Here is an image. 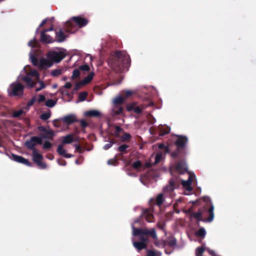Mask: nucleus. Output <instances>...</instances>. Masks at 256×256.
<instances>
[{
    "label": "nucleus",
    "mask_w": 256,
    "mask_h": 256,
    "mask_svg": "<svg viewBox=\"0 0 256 256\" xmlns=\"http://www.w3.org/2000/svg\"><path fill=\"white\" fill-rule=\"evenodd\" d=\"M130 137V134L128 133H125L124 136L122 137V138L123 140H126L128 138H129Z\"/></svg>",
    "instance_id": "69168bd1"
},
{
    "label": "nucleus",
    "mask_w": 256,
    "mask_h": 256,
    "mask_svg": "<svg viewBox=\"0 0 256 256\" xmlns=\"http://www.w3.org/2000/svg\"><path fill=\"white\" fill-rule=\"evenodd\" d=\"M162 152H158L154 157L155 161L154 162V164H156L159 162L162 158Z\"/></svg>",
    "instance_id": "79ce46f5"
},
{
    "label": "nucleus",
    "mask_w": 256,
    "mask_h": 256,
    "mask_svg": "<svg viewBox=\"0 0 256 256\" xmlns=\"http://www.w3.org/2000/svg\"><path fill=\"white\" fill-rule=\"evenodd\" d=\"M206 234V231L204 228H201L196 232V235L202 238L204 237Z\"/></svg>",
    "instance_id": "f704fd0d"
},
{
    "label": "nucleus",
    "mask_w": 256,
    "mask_h": 256,
    "mask_svg": "<svg viewBox=\"0 0 256 256\" xmlns=\"http://www.w3.org/2000/svg\"><path fill=\"white\" fill-rule=\"evenodd\" d=\"M188 178L186 180H182V184L184 188L186 190L190 192L192 190V182L193 178H196V176L194 174L189 173Z\"/></svg>",
    "instance_id": "f8f14e48"
},
{
    "label": "nucleus",
    "mask_w": 256,
    "mask_h": 256,
    "mask_svg": "<svg viewBox=\"0 0 256 256\" xmlns=\"http://www.w3.org/2000/svg\"><path fill=\"white\" fill-rule=\"evenodd\" d=\"M164 202V196L162 194H159L156 198V204L158 206H160Z\"/></svg>",
    "instance_id": "a19ab883"
},
{
    "label": "nucleus",
    "mask_w": 256,
    "mask_h": 256,
    "mask_svg": "<svg viewBox=\"0 0 256 256\" xmlns=\"http://www.w3.org/2000/svg\"><path fill=\"white\" fill-rule=\"evenodd\" d=\"M30 58L34 66H38L42 68H48L51 67L53 65V63L51 60L47 58H41L39 62L38 58L34 56V54L30 52L29 53Z\"/></svg>",
    "instance_id": "20e7f679"
},
{
    "label": "nucleus",
    "mask_w": 256,
    "mask_h": 256,
    "mask_svg": "<svg viewBox=\"0 0 256 256\" xmlns=\"http://www.w3.org/2000/svg\"><path fill=\"white\" fill-rule=\"evenodd\" d=\"M38 130L40 132H43L44 134H41L46 136L47 137V138H48V136H54V132L53 130H51L50 128L46 129L43 126H38Z\"/></svg>",
    "instance_id": "6ab92c4d"
},
{
    "label": "nucleus",
    "mask_w": 256,
    "mask_h": 256,
    "mask_svg": "<svg viewBox=\"0 0 256 256\" xmlns=\"http://www.w3.org/2000/svg\"><path fill=\"white\" fill-rule=\"evenodd\" d=\"M176 136L178 137V139L175 142L178 148H184L188 142L187 137L178 135Z\"/></svg>",
    "instance_id": "f3484780"
},
{
    "label": "nucleus",
    "mask_w": 256,
    "mask_h": 256,
    "mask_svg": "<svg viewBox=\"0 0 256 256\" xmlns=\"http://www.w3.org/2000/svg\"><path fill=\"white\" fill-rule=\"evenodd\" d=\"M88 22V20L80 16H74L66 22L65 26L68 32L72 33L77 28L86 26Z\"/></svg>",
    "instance_id": "f03ea898"
},
{
    "label": "nucleus",
    "mask_w": 256,
    "mask_h": 256,
    "mask_svg": "<svg viewBox=\"0 0 256 256\" xmlns=\"http://www.w3.org/2000/svg\"><path fill=\"white\" fill-rule=\"evenodd\" d=\"M115 143V142L114 140H112V141H110L109 142L106 144H105L104 147H103V148L104 150H108L109 148H110Z\"/></svg>",
    "instance_id": "09e8293b"
},
{
    "label": "nucleus",
    "mask_w": 256,
    "mask_h": 256,
    "mask_svg": "<svg viewBox=\"0 0 256 256\" xmlns=\"http://www.w3.org/2000/svg\"><path fill=\"white\" fill-rule=\"evenodd\" d=\"M66 38L62 30L60 29L56 32V40L58 42H62L65 40Z\"/></svg>",
    "instance_id": "412c9836"
},
{
    "label": "nucleus",
    "mask_w": 256,
    "mask_h": 256,
    "mask_svg": "<svg viewBox=\"0 0 256 256\" xmlns=\"http://www.w3.org/2000/svg\"><path fill=\"white\" fill-rule=\"evenodd\" d=\"M72 84L70 82H66L65 84L62 86V88H66V89H70L72 88Z\"/></svg>",
    "instance_id": "e2e57ef3"
},
{
    "label": "nucleus",
    "mask_w": 256,
    "mask_h": 256,
    "mask_svg": "<svg viewBox=\"0 0 256 256\" xmlns=\"http://www.w3.org/2000/svg\"><path fill=\"white\" fill-rule=\"evenodd\" d=\"M132 230L133 236H138L140 234H143L147 236L148 234L150 235L152 238L156 240L157 238V236L156 232L154 228H151L150 230L144 228V230L140 228H134V224H132Z\"/></svg>",
    "instance_id": "6e6552de"
},
{
    "label": "nucleus",
    "mask_w": 256,
    "mask_h": 256,
    "mask_svg": "<svg viewBox=\"0 0 256 256\" xmlns=\"http://www.w3.org/2000/svg\"><path fill=\"white\" fill-rule=\"evenodd\" d=\"M45 100H46V98L44 95H40L38 96V99H36V100H38V102H44Z\"/></svg>",
    "instance_id": "052dcab7"
},
{
    "label": "nucleus",
    "mask_w": 256,
    "mask_h": 256,
    "mask_svg": "<svg viewBox=\"0 0 256 256\" xmlns=\"http://www.w3.org/2000/svg\"><path fill=\"white\" fill-rule=\"evenodd\" d=\"M150 166H151V164L150 163V162H146V164H145V166H143L140 160L135 161L132 164V167L134 168H136V169H138V168H148V167H150Z\"/></svg>",
    "instance_id": "b1692460"
},
{
    "label": "nucleus",
    "mask_w": 256,
    "mask_h": 256,
    "mask_svg": "<svg viewBox=\"0 0 256 256\" xmlns=\"http://www.w3.org/2000/svg\"><path fill=\"white\" fill-rule=\"evenodd\" d=\"M84 86L81 82L76 83L74 88L73 91L76 92L79 90L82 86Z\"/></svg>",
    "instance_id": "3c124183"
},
{
    "label": "nucleus",
    "mask_w": 256,
    "mask_h": 256,
    "mask_svg": "<svg viewBox=\"0 0 256 256\" xmlns=\"http://www.w3.org/2000/svg\"><path fill=\"white\" fill-rule=\"evenodd\" d=\"M66 70L64 68H58L51 72V75L53 76H58L63 74Z\"/></svg>",
    "instance_id": "c85d7f7f"
},
{
    "label": "nucleus",
    "mask_w": 256,
    "mask_h": 256,
    "mask_svg": "<svg viewBox=\"0 0 256 256\" xmlns=\"http://www.w3.org/2000/svg\"><path fill=\"white\" fill-rule=\"evenodd\" d=\"M147 254L148 256H161L162 253L159 251L148 250Z\"/></svg>",
    "instance_id": "e433bc0d"
},
{
    "label": "nucleus",
    "mask_w": 256,
    "mask_h": 256,
    "mask_svg": "<svg viewBox=\"0 0 256 256\" xmlns=\"http://www.w3.org/2000/svg\"><path fill=\"white\" fill-rule=\"evenodd\" d=\"M38 80V82L39 83L40 87L41 88L43 89V88H44L46 87V85L43 82L39 80Z\"/></svg>",
    "instance_id": "338daca9"
},
{
    "label": "nucleus",
    "mask_w": 256,
    "mask_h": 256,
    "mask_svg": "<svg viewBox=\"0 0 256 256\" xmlns=\"http://www.w3.org/2000/svg\"><path fill=\"white\" fill-rule=\"evenodd\" d=\"M143 216L145 218L146 220L148 222H154L153 216L152 212L148 210H146L142 211Z\"/></svg>",
    "instance_id": "4be33fe9"
},
{
    "label": "nucleus",
    "mask_w": 256,
    "mask_h": 256,
    "mask_svg": "<svg viewBox=\"0 0 256 256\" xmlns=\"http://www.w3.org/2000/svg\"><path fill=\"white\" fill-rule=\"evenodd\" d=\"M174 182L173 180H170V184L168 186L166 187L164 190V192H172L174 189Z\"/></svg>",
    "instance_id": "bb28decb"
},
{
    "label": "nucleus",
    "mask_w": 256,
    "mask_h": 256,
    "mask_svg": "<svg viewBox=\"0 0 256 256\" xmlns=\"http://www.w3.org/2000/svg\"><path fill=\"white\" fill-rule=\"evenodd\" d=\"M204 200L206 202H209L210 203V208L208 210V212L210 214V216L207 219L206 221L208 222H211L213 220L214 218V206L212 202V200L210 197L205 196L204 198Z\"/></svg>",
    "instance_id": "ddd939ff"
},
{
    "label": "nucleus",
    "mask_w": 256,
    "mask_h": 256,
    "mask_svg": "<svg viewBox=\"0 0 256 256\" xmlns=\"http://www.w3.org/2000/svg\"><path fill=\"white\" fill-rule=\"evenodd\" d=\"M80 71L78 69H74L71 76V79L72 80H76L80 77Z\"/></svg>",
    "instance_id": "72a5a7b5"
},
{
    "label": "nucleus",
    "mask_w": 256,
    "mask_h": 256,
    "mask_svg": "<svg viewBox=\"0 0 256 256\" xmlns=\"http://www.w3.org/2000/svg\"><path fill=\"white\" fill-rule=\"evenodd\" d=\"M160 135L164 136L170 132V128L168 126H161L160 128Z\"/></svg>",
    "instance_id": "7c9ffc66"
},
{
    "label": "nucleus",
    "mask_w": 256,
    "mask_h": 256,
    "mask_svg": "<svg viewBox=\"0 0 256 256\" xmlns=\"http://www.w3.org/2000/svg\"><path fill=\"white\" fill-rule=\"evenodd\" d=\"M138 236L139 237L140 242H143L147 244L148 241V236H145L143 234H140Z\"/></svg>",
    "instance_id": "37998d69"
},
{
    "label": "nucleus",
    "mask_w": 256,
    "mask_h": 256,
    "mask_svg": "<svg viewBox=\"0 0 256 256\" xmlns=\"http://www.w3.org/2000/svg\"><path fill=\"white\" fill-rule=\"evenodd\" d=\"M128 147V146L126 144H122L118 148V150L120 151V152H124L126 149Z\"/></svg>",
    "instance_id": "864d4df0"
},
{
    "label": "nucleus",
    "mask_w": 256,
    "mask_h": 256,
    "mask_svg": "<svg viewBox=\"0 0 256 256\" xmlns=\"http://www.w3.org/2000/svg\"><path fill=\"white\" fill-rule=\"evenodd\" d=\"M158 148L160 149H162V148H164L165 152H168V147H166L164 144H158Z\"/></svg>",
    "instance_id": "680f3d73"
},
{
    "label": "nucleus",
    "mask_w": 256,
    "mask_h": 256,
    "mask_svg": "<svg viewBox=\"0 0 256 256\" xmlns=\"http://www.w3.org/2000/svg\"><path fill=\"white\" fill-rule=\"evenodd\" d=\"M46 138H47V137L44 134H40V136H32L30 139L25 142L24 145L27 148L34 152V150H38L35 148L37 144H41L42 142V139Z\"/></svg>",
    "instance_id": "423d86ee"
},
{
    "label": "nucleus",
    "mask_w": 256,
    "mask_h": 256,
    "mask_svg": "<svg viewBox=\"0 0 256 256\" xmlns=\"http://www.w3.org/2000/svg\"><path fill=\"white\" fill-rule=\"evenodd\" d=\"M17 80L12 83L8 88V92L9 96H22L24 94V86Z\"/></svg>",
    "instance_id": "39448f33"
},
{
    "label": "nucleus",
    "mask_w": 256,
    "mask_h": 256,
    "mask_svg": "<svg viewBox=\"0 0 256 256\" xmlns=\"http://www.w3.org/2000/svg\"><path fill=\"white\" fill-rule=\"evenodd\" d=\"M62 122L68 124H70L74 122H77V118L74 114H70L64 116L62 118Z\"/></svg>",
    "instance_id": "dca6fc26"
},
{
    "label": "nucleus",
    "mask_w": 256,
    "mask_h": 256,
    "mask_svg": "<svg viewBox=\"0 0 256 256\" xmlns=\"http://www.w3.org/2000/svg\"><path fill=\"white\" fill-rule=\"evenodd\" d=\"M36 40L35 38H34L33 40L30 41L28 43V45L30 46L34 47L35 44H36Z\"/></svg>",
    "instance_id": "bf43d9fd"
},
{
    "label": "nucleus",
    "mask_w": 256,
    "mask_h": 256,
    "mask_svg": "<svg viewBox=\"0 0 256 256\" xmlns=\"http://www.w3.org/2000/svg\"><path fill=\"white\" fill-rule=\"evenodd\" d=\"M26 67H24L22 70L20 72V74L18 78V80H22L25 82L26 86L28 88H31L34 86L36 84V82L34 81L29 75H28L26 73Z\"/></svg>",
    "instance_id": "0eeeda50"
},
{
    "label": "nucleus",
    "mask_w": 256,
    "mask_h": 256,
    "mask_svg": "<svg viewBox=\"0 0 256 256\" xmlns=\"http://www.w3.org/2000/svg\"><path fill=\"white\" fill-rule=\"evenodd\" d=\"M24 114V110H20L18 111L14 112L12 116L14 118H18Z\"/></svg>",
    "instance_id": "a18cd8bd"
},
{
    "label": "nucleus",
    "mask_w": 256,
    "mask_h": 256,
    "mask_svg": "<svg viewBox=\"0 0 256 256\" xmlns=\"http://www.w3.org/2000/svg\"><path fill=\"white\" fill-rule=\"evenodd\" d=\"M94 76V72H90L84 78L82 81H80L84 85H85L88 83H89L93 78Z\"/></svg>",
    "instance_id": "cd10ccee"
},
{
    "label": "nucleus",
    "mask_w": 256,
    "mask_h": 256,
    "mask_svg": "<svg viewBox=\"0 0 256 256\" xmlns=\"http://www.w3.org/2000/svg\"><path fill=\"white\" fill-rule=\"evenodd\" d=\"M80 69L85 72H87L89 70L90 68L88 65L84 64L80 66Z\"/></svg>",
    "instance_id": "4d7b16f0"
},
{
    "label": "nucleus",
    "mask_w": 256,
    "mask_h": 256,
    "mask_svg": "<svg viewBox=\"0 0 256 256\" xmlns=\"http://www.w3.org/2000/svg\"><path fill=\"white\" fill-rule=\"evenodd\" d=\"M201 216L202 214L200 212H197L194 213H192L190 215L191 218H194L198 221H200L201 220Z\"/></svg>",
    "instance_id": "c9c22d12"
},
{
    "label": "nucleus",
    "mask_w": 256,
    "mask_h": 256,
    "mask_svg": "<svg viewBox=\"0 0 256 256\" xmlns=\"http://www.w3.org/2000/svg\"><path fill=\"white\" fill-rule=\"evenodd\" d=\"M28 75H29L31 78L33 77L36 80H38L40 79V74L36 70H32L30 72L26 73Z\"/></svg>",
    "instance_id": "c756f323"
},
{
    "label": "nucleus",
    "mask_w": 256,
    "mask_h": 256,
    "mask_svg": "<svg viewBox=\"0 0 256 256\" xmlns=\"http://www.w3.org/2000/svg\"><path fill=\"white\" fill-rule=\"evenodd\" d=\"M206 250L205 246L202 245L201 247H198L196 249V256H202L204 251Z\"/></svg>",
    "instance_id": "2f4dec72"
},
{
    "label": "nucleus",
    "mask_w": 256,
    "mask_h": 256,
    "mask_svg": "<svg viewBox=\"0 0 256 256\" xmlns=\"http://www.w3.org/2000/svg\"><path fill=\"white\" fill-rule=\"evenodd\" d=\"M10 158L18 162L24 164L28 166H31V164L28 160L21 156L12 154V156L10 157Z\"/></svg>",
    "instance_id": "4468645a"
},
{
    "label": "nucleus",
    "mask_w": 256,
    "mask_h": 256,
    "mask_svg": "<svg viewBox=\"0 0 256 256\" xmlns=\"http://www.w3.org/2000/svg\"><path fill=\"white\" fill-rule=\"evenodd\" d=\"M134 246L138 251L146 248V244L140 242H134L132 240Z\"/></svg>",
    "instance_id": "5701e85b"
},
{
    "label": "nucleus",
    "mask_w": 256,
    "mask_h": 256,
    "mask_svg": "<svg viewBox=\"0 0 256 256\" xmlns=\"http://www.w3.org/2000/svg\"><path fill=\"white\" fill-rule=\"evenodd\" d=\"M136 106V104L134 103L128 104L127 107L128 111H132L134 110V108Z\"/></svg>",
    "instance_id": "5fc2aeb1"
},
{
    "label": "nucleus",
    "mask_w": 256,
    "mask_h": 256,
    "mask_svg": "<svg viewBox=\"0 0 256 256\" xmlns=\"http://www.w3.org/2000/svg\"><path fill=\"white\" fill-rule=\"evenodd\" d=\"M32 160L35 163L42 169L46 168V164L42 162V156L38 150H34L32 153Z\"/></svg>",
    "instance_id": "9d476101"
},
{
    "label": "nucleus",
    "mask_w": 256,
    "mask_h": 256,
    "mask_svg": "<svg viewBox=\"0 0 256 256\" xmlns=\"http://www.w3.org/2000/svg\"><path fill=\"white\" fill-rule=\"evenodd\" d=\"M59 92L63 96H70V92L66 90V88L61 87L58 90Z\"/></svg>",
    "instance_id": "58836bf2"
},
{
    "label": "nucleus",
    "mask_w": 256,
    "mask_h": 256,
    "mask_svg": "<svg viewBox=\"0 0 256 256\" xmlns=\"http://www.w3.org/2000/svg\"><path fill=\"white\" fill-rule=\"evenodd\" d=\"M50 112H44L40 116V118L42 120H47L50 117Z\"/></svg>",
    "instance_id": "c03bdc74"
},
{
    "label": "nucleus",
    "mask_w": 256,
    "mask_h": 256,
    "mask_svg": "<svg viewBox=\"0 0 256 256\" xmlns=\"http://www.w3.org/2000/svg\"><path fill=\"white\" fill-rule=\"evenodd\" d=\"M52 144H51L50 142L48 141H46L44 143L43 148L44 149H48V148H50L52 147Z\"/></svg>",
    "instance_id": "603ef678"
},
{
    "label": "nucleus",
    "mask_w": 256,
    "mask_h": 256,
    "mask_svg": "<svg viewBox=\"0 0 256 256\" xmlns=\"http://www.w3.org/2000/svg\"><path fill=\"white\" fill-rule=\"evenodd\" d=\"M88 96V92H80V94H79V95H78V101L77 102H83L84 100H85L86 96Z\"/></svg>",
    "instance_id": "473e14b6"
},
{
    "label": "nucleus",
    "mask_w": 256,
    "mask_h": 256,
    "mask_svg": "<svg viewBox=\"0 0 256 256\" xmlns=\"http://www.w3.org/2000/svg\"><path fill=\"white\" fill-rule=\"evenodd\" d=\"M40 40L44 43H52L54 42L50 36L44 34V32H40Z\"/></svg>",
    "instance_id": "aec40b11"
},
{
    "label": "nucleus",
    "mask_w": 256,
    "mask_h": 256,
    "mask_svg": "<svg viewBox=\"0 0 256 256\" xmlns=\"http://www.w3.org/2000/svg\"><path fill=\"white\" fill-rule=\"evenodd\" d=\"M206 250L208 251V253L212 256H216L215 254V252L214 250H210L208 248H206Z\"/></svg>",
    "instance_id": "774afa93"
},
{
    "label": "nucleus",
    "mask_w": 256,
    "mask_h": 256,
    "mask_svg": "<svg viewBox=\"0 0 256 256\" xmlns=\"http://www.w3.org/2000/svg\"><path fill=\"white\" fill-rule=\"evenodd\" d=\"M80 126L82 128H86L88 126V122L84 120H80Z\"/></svg>",
    "instance_id": "13d9d810"
},
{
    "label": "nucleus",
    "mask_w": 256,
    "mask_h": 256,
    "mask_svg": "<svg viewBox=\"0 0 256 256\" xmlns=\"http://www.w3.org/2000/svg\"><path fill=\"white\" fill-rule=\"evenodd\" d=\"M122 129L119 126H115V131L114 132V134L116 136H119V134L122 132Z\"/></svg>",
    "instance_id": "8fccbe9b"
},
{
    "label": "nucleus",
    "mask_w": 256,
    "mask_h": 256,
    "mask_svg": "<svg viewBox=\"0 0 256 256\" xmlns=\"http://www.w3.org/2000/svg\"><path fill=\"white\" fill-rule=\"evenodd\" d=\"M124 94H126V98H128V97L130 96L134 93V91L132 90H124Z\"/></svg>",
    "instance_id": "6e6d98bb"
},
{
    "label": "nucleus",
    "mask_w": 256,
    "mask_h": 256,
    "mask_svg": "<svg viewBox=\"0 0 256 256\" xmlns=\"http://www.w3.org/2000/svg\"><path fill=\"white\" fill-rule=\"evenodd\" d=\"M84 114L86 116L98 118L101 116L102 114L100 111L98 110H91L85 112Z\"/></svg>",
    "instance_id": "a211bd4d"
},
{
    "label": "nucleus",
    "mask_w": 256,
    "mask_h": 256,
    "mask_svg": "<svg viewBox=\"0 0 256 256\" xmlns=\"http://www.w3.org/2000/svg\"><path fill=\"white\" fill-rule=\"evenodd\" d=\"M174 168L180 174H184L188 170V166L184 161L180 162L174 166L170 168V172L172 174V169Z\"/></svg>",
    "instance_id": "9b49d317"
},
{
    "label": "nucleus",
    "mask_w": 256,
    "mask_h": 256,
    "mask_svg": "<svg viewBox=\"0 0 256 256\" xmlns=\"http://www.w3.org/2000/svg\"><path fill=\"white\" fill-rule=\"evenodd\" d=\"M124 102V98L119 95L116 97L112 100L114 108L112 114L114 115H118L120 114L122 110V108L118 105L121 104Z\"/></svg>",
    "instance_id": "1a4fd4ad"
},
{
    "label": "nucleus",
    "mask_w": 256,
    "mask_h": 256,
    "mask_svg": "<svg viewBox=\"0 0 256 256\" xmlns=\"http://www.w3.org/2000/svg\"><path fill=\"white\" fill-rule=\"evenodd\" d=\"M66 56V50L61 48H56L50 50L46 54V57L50 58L53 64L58 63Z\"/></svg>",
    "instance_id": "7ed1b4c3"
},
{
    "label": "nucleus",
    "mask_w": 256,
    "mask_h": 256,
    "mask_svg": "<svg viewBox=\"0 0 256 256\" xmlns=\"http://www.w3.org/2000/svg\"><path fill=\"white\" fill-rule=\"evenodd\" d=\"M36 96L32 97L27 103L26 107H28V110L29 109V108L33 105L34 102H36Z\"/></svg>",
    "instance_id": "49530a36"
},
{
    "label": "nucleus",
    "mask_w": 256,
    "mask_h": 256,
    "mask_svg": "<svg viewBox=\"0 0 256 256\" xmlns=\"http://www.w3.org/2000/svg\"><path fill=\"white\" fill-rule=\"evenodd\" d=\"M46 21H47V19H44V20L41 22V23L40 24V26H39L38 28H37V29L36 30V34L38 32L39 28H40V27H41V26H44V25L46 23Z\"/></svg>",
    "instance_id": "0e129e2a"
},
{
    "label": "nucleus",
    "mask_w": 256,
    "mask_h": 256,
    "mask_svg": "<svg viewBox=\"0 0 256 256\" xmlns=\"http://www.w3.org/2000/svg\"><path fill=\"white\" fill-rule=\"evenodd\" d=\"M10 158L18 162L24 164L28 166H31V164L28 160L21 156L12 154V156L10 157Z\"/></svg>",
    "instance_id": "2eb2a0df"
},
{
    "label": "nucleus",
    "mask_w": 256,
    "mask_h": 256,
    "mask_svg": "<svg viewBox=\"0 0 256 256\" xmlns=\"http://www.w3.org/2000/svg\"><path fill=\"white\" fill-rule=\"evenodd\" d=\"M166 244L174 248L176 245V240L174 237L168 238L166 241Z\"/></svg>",
    "instance_id": "a878e982"
},
{
    "label": "nucleus",
    "mask_w": 256,
    "mask_h": 256,
    "mask_svg": "<svg viewBox=\"0 0 256 256\" xmlns=\"http://www.w3.org/2000/svg\"><path fill=\"white\" fill-rule=\"evenodd\" d=\"M74 141V134H70L62 138V143L64 144H68Z\"/></svg>",
    "instance_id": "393cba45"
},
{
    "label": "nucleus",
    "mask_w": 256,
    "mask_h": 256,
    "mask_svg": "<svg viewBox=\"0 0 256 256\" xmlns=\"http://www.w3.org/2000/svg\"><path fill=\"white\" fill-rule=\"evenodd\" d=\"M57 152L60 155L64 156L66 153V150L64 148L63 146L61 144L58 146Z\"/></svg>",
    "instance_id": "ea45409f"
},
{
    "label": "nucleus",
    "mask_w": 256,
    "mask_h": 256,
    "mask_svg": "<svg viewBox=\"0 0 256 256\" xmlns=\"http://www.w3.org/2000/svg\"><path fill=\"white\" fill-rule=\"evenodd\" d=\"M56 104V100H54L52 99L47 100L46 102V106L48 108L54 107Z\"/></svg>",
    "instance_id": "4c0bfd02"
},
{
    "label": "nucleus",
    "mask_w": 256,
    "mask_h": 256,
    "mask_svg": "<svg viewBox=\"0 0 256 256\" xmlns=\"http://www.w3.org/2000/svg\"><path fill=\"white\" fill-rule=\"evenodd\" d=\"M144 108H145L142 106H136L135 108H134V110L133 111L136 114H140Z\"/></svg>",
    "instance_id": "de8ad7c7"
},
{
    "label": "nucleus",
    "mask_w": 256,
    "mask_h": 256,
    "mask_svg": "<svg viewBox=\"0 0 256 256\" xmlns=\"http://www.w3.org/2000/svg\"><path fill=\"white\" fill-rule=\"evenodd\" d=\"M130 56L125 52H116L108 60V65L116 72L128 70L130 65Z\"/></svg>",
    "instance_id": "f257e3e1"
}]
</instances>
